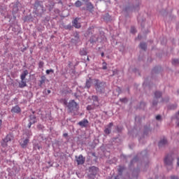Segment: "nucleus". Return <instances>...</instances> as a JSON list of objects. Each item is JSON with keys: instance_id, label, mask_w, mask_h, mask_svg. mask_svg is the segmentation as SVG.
Returning <instances> with one entry per match:
<instances>
[{"instance_id": "nucleus-28", "label": "nucleus", "mask_w": 179, "mask_h": 179, "mask_svg": "<svg viewBox=\"0 0 179 179\" xmlns=\"http://www.w3.org/2000/svg\"><path fill=\"white\" fill-rule=\"evenodd\" d=\"M54 73V71L52 70V69H50V70H46V74L47 75H50V73Z\"/></svg>"}, {"instance_id": "nucleus-4", "label": "nucleus", "mask_w": 179, "mask_h": 179, "mask_svg": "<svg viewBox=\"0 0 179 179\" xmlns=\"http://www.w3.org/2000/svg\"><path fill=\"white\" fill-rule=\"evenodd\" d=\"M12 141H13V136H12V134H8L6 138L3 139L1 146H3V148H6V146H8V143L11 142Z\"/></svg>"}, {"instance_id": "nucleus-15", "label": "nucleus", "mask_w": 179, "mask_h": 179, "mask_svg": "<svg viewBox=\"0 0 179 179\" xmlns=\"http://www.w3.org/2000/svg\"><path fill=\"white\" fill-rule=\"evenodd\" d=\"M11 111L12 113H20L21 109L20 107H19V106H15L12 108Z\"/></svg>"}, {"instance_id": "nucleus-42", "label": "nucleus", "mask_w": 179, "mask_h": 179, "mask_svg": "<svg viewBox=\"0 0 179 179\" xmlns=\"http://www.w3.org/2000/svg\"><path fill=\"white\" fill-rule=\"evenodd\" d=\"M36 148L37 149H38V150H40V148H41L40 145H36Z\"/></svg>"}, {"instance_id": "nucleus-12", "label": "nucleus", "mask_w": 179, "mask_h": 179, "mask_svg": "<svg viewBox=\"0 0 179 179\" xmlns=\"http://www.w3.org/2000/svg\"><path fill=\"white\" fill-rule=\"evenodd\" d=\"M27 75H29V71L27 70H24L20 76L21 80H24Z\"/></svg>"}, {"instance_id": "nucleus-25", "label": "nucleus", "mask_w": 179, "mask_h": 179, "mask_svg": "<svg viewBox=\"0 0 179 179\" xmlns=\"http://www.w3.org/2000/svg\"><path fill=\"white\" fill-rule=\"evenodd\" d=\"M80 55H87V52L85 49H82L80 51Z\"/></svg>"}, {"instance_id": "nucleus-51", "label": "nucleus", "mask_w": 179, "mask_h": 179, "mask_svg": "<svg viewBox=\"0 0 179 179\" xmlns=\"http://www.w3.org/2000/svg\"><path fill=\"white\" fill-rule=\"evenodd\" d=\"M178 113H179V111H178Z\"/></svg>"}, {"instance_id": "nucleus-14", "label": "nucleus", "mask_w": 179, "mask_h": 179, "mask_svg": "<svg viewBox=\"0 0 179 179\" xmlns=\"http://www.w3.org/2000/svg\"><path fill=\"white\" fill-rule=\"evenodd\" d=\"M73 26L76 27V29H80V24L78 23V20L76 18L73 21Z\"/></svg>"}, {"instance_id": "nucleus-18", "label": "nucleus", "mask_w": 179, "mask_h": 179, "mask_svg": "<svg viewBox=\"0 0 179 179\" xmlns=\"http://www.w3.org/2000/svg\"><path fill=\"white\" fill-rule=\"evenodd\" d=\"M29 143V139L26 138L25 140L23 141L22 143H20V145L22 148H24L27 146V144Z\"/></svg>"}, {"instance_id": "nucleus-5", "label": "nucleus", "mask_w": 179, "mask_h": 179, "mask_svg": "<svg viewBox=\"0 0 179 179\" xmlns=\"http://www.w3.org/2000/svg\"><path fill=\"white\" fill-rule=\"evenodd\" d=\"M97 171H99V169L97 167L92 166L90 169V178H94V177H96V175L97 174Z\"/></svg>"}, {"instance_id": "nucleus-26", "label": "nucleus", "mask_w": 179, "mask_h": 179, "mask_svg": "<svg viewBox=\"0 0 179 179\" xmlns=\"http://www.w3.org/2000/svg\"><path fill=\"white\" fill-rule=\"evenodd\" d=\"M105 134H106L107 135L110 134L111 133V129L106 128L104 130Z\"/></svg>"}, {"instance_id": "nucleus-19", "label": "nucleus", "mask_w": 179, "mask_h": 179, "mask_svg": "<svg viewBox=\"0 0 179 179\" xmlns=\"http://www.w3.org/2000/svg\"><path fill=\"white\" fill-rule=\"evenodd\" d=\"M125 170V167L124 166H119V169H118V173L120 176L122 175V172Z\"/></svg>"}, {"instance_id": "nucleus-43", "label": "nucleus", "mask_w": 179, "mask_h": 179, "mask_svg": "<svg viewBox=\"0 0 179 179\" xmlns=\"http://www.w3.org/2000/svg\"><path fill=\"white\" fill-rule=\"evenodd\" d=\"M101 57H104V52H102V53L101 54Z\"/></svg>"}, {"instance_id": "nucleus-13", "label": "nucleus", "mask_w": 179, "mask_h": 179, "mask_svg": "<svg viewBox=\"0 0 179 179\" xmlns=\"http://www.w3.org/2000/svg\"><path fill=\"white\" fill-rule=\"evenodd\" d=\"M26 86H27L26 81L24 80H21V82L19 83V87H20V89H23V87H26Z\"/></svg>"}, {"instance_id": "nucleus-1", "label": "nucleus", "mask_w": 179, "mask_h": 179, "mask_svg": "<svg viewBox=\"0 0 179 179\" xmlns=\"http://www.w3.org/2000/svg\"><path fill=\"white\" fill-rule=\"evenodd\" d=\"M94 87L99 93H103L106 89V83L100 82L99 79H94Z\"/></svg>"}, {"instance_id": "nucleus-6", "label": "nucleus", "mask_w": 179, "mask_h": 179, "mask_svg": "<svg viewBox=\"0 0 179 179\" xmlns=\"http://www.w3.org/2000/svg\"><path fill=\"white\" fill-rule=\"evenodd\" d=\"M36 122H37V117H36L34 113H32L29 116V123L28 124V128H31V125H33V124H36Z\"/></svg>"}, {"instance_id": "nucleus-10", "label": "nucleus", "mask_w": 179, "mask_h": 179, "mask_svg": "<svg viewBox=\"0 0 179 179\" xmlns=\"http://www.w3.org/2000/svg\"><path fill=\"white\" fill-rule=\"evenodd\" d=\"M92 100L94 106L99 107V97L97 96H92Z\"/></svg>"}, {"instance_id": "nucleus-9", "label": "nucleus", "mask_w": 179, "mask_h": 179, "mask_svg": "<svg viewBox=\"0 0 179 179\" xmlns=\"http://www.w3.org/2000/svg\"><path fill=\"white\" fill-rule=\"evenodd\" d=\"M93 82H94V80L92 79V78H90L87 79L86 82H85V87L87 89H90Z\"/></svg>"}, {"instance_id": "nucleus-21", "label": "nucleus", "mask_w": 179, "mask_h": 179, "mask_svg": "<svg viewBox=\"0 0 179 179\" xmlns=\"http://www.w3.org/2000/svg\"><path fill=\"white\" fill-rule=\"evenodd\" d=\"M140 48H141V50H146L147 48V45H146V43H140Z\"/></svg>"}, {"instance_id": "nucleus-41", "label": "nucleus", "mask_w": 179, "mask_h": 179, "mask_svg": "<svg viewBox=\"0 0 179 179\" xmlns=\"http://www.w3.org/2000/svg\"><path fill=\"white\" fill-rule=\"evenodd\" d=\"M47 93H48V94H50V93H51V90H47Z\"/></svg>"}, {"instance_id": "nucleus-39", "label": "nucleus", "mask_w": 179, "mask_h": 179, "mask_svg": "<svg viewBox=\"0 0 179 179\" xmlns=\"http://www.w3.org/2000/svg\"><path fill=\"white\" fill-rule=\"evenodd\" d=\"M112 126H113V123H111V122L109 123L108 125V128H110V127H112Z\"/></svg>"}, {"instance_id": "nucleus-7", "label": "nucleus", "mask_w": 179, "mask_h": 179, "mask_svg": "<svg viewBox=\"0 0 179 179\" xmlns=\"http://www.w3.org/2000/svg\"><path fill=\"white\" fill-rule=\"evenodd\" d=\"M85 158L83 157V155H80L78 157L76 156V162H77V164L82 165L85 164Z\"/></svg>"}, {"instance_id": "nucleus-24", "label": "nucleus", "mask_w": 179, "mask_h": 179, "mask_svg": "<svg viewBox=\"0 0 179 179\" xmlns=\"http://www.w3.org/2000/svg\"><path fill=\"white\" fill-rule=\"evenodd\" d=\"M172 64L173 65H178L179 64V59H174L172 60Z\"/></svg>"}, {"instance_id": "nucleus-34", "label": "nucleus", "mask_w": 179, "mask_h": 179, "mask_svg": "<svg viewBox=\"0 0 179 179\" xmlns=\"http://www.w3.org/2000/svg\"><path fill=\"white\" fill-rule=\"evenodd\" d=\"M43 66H44V62H39V68H43Z\"/></svg>"}, {"instance_id": "nucleus-49", "label": "nucleus", "mask_w": 179, "mask_h": 179, "mask_svg": "<svg viewBox=\"0 0 179 179\" xmlns=\"http://www.w3.org/2000/svg\"><path fill=\"white\" fill-rule=\"evenodd\" d=\"M26 50V48H24V51Z\"/></svg>"}, {"instance_id": "nucleus-16", "label": "nucleus", "mask_w": 179, "mask_h": 179, "mask_svg": "<svg viewBox=\"0 0 179 179\" xmlns=\"http://www.w3.org/2000/svg\"><path fill=\"white\" fill-rule=\"evenodd\" d=\"M86 6L87 10H90V12H91V10L94 8V6H93V4L90 2L87 3Z\"/></svg>"}, {"instance_id": "nucleus-44", "label": "nucleus", "mask_w": 179, "mask_h": 179, "mask_svg": "<svg viewBox=\"0 0 179 179\" xmlns=\"http://www.w3.org/2000/svg\"><path fill=\"white\" fill-rule=\"evenodd\" d=\"M114 179H120L118 176H115Z\"/></svg>"}, {"instance_id": "nucleus-38", "label": "nucleus", "mask_w": 179, "mask_h": 179, "mask_svg": "<svg viewBox=\"0 0 179 179\" xmlns=\"http://www.w3.org/2000/svg\"><path fill=\"white\" fill-rule=\"evenodd\" d=\"M63 136H64V138H66V136H68V134H67V133H64V134H63Z\"/></svg>"}, {"instance_id": "nucleus-22", "label": "nucleus", "mask_w": 179, "mask_h": 179, "mask_svg": "<svg viewBox=\"0 0 179 179\" xmlns=\"http://www.w3.org/2000/svg\"><path fill=\"white\" fill-rule=\"evenodd\" d=\"M96 106H94V104H93L92 106H88L87 107V110H88V111H90V110H94V108H96Z\"/></svg>"}, {"instance_id": "nucleus-33", "label": "nucleus", "mask_w": 179, "mask_h": 179, "mask_svg": "<svg viewBox=\"0 0 179 179\" xmlns=\"http://www.w3.org/2000/svg\"><path fill=\"white\" fill-rule=\"evenodd\" d=\"M156 120L157 121H160V120H162V116L160 115H158L156 116Z\"/></svg>"}, {"instance_id": "nucleus-2", "label": "nucleus", "mask_w": 179, "mask_h": 179, "mask_svg": "<svg viewBox=\"0 0 179 179\" xmlns=\"http://www.w3.org/2000/svg\"><path fill=\"white\" fill-rule=\"evenodd\" d=\"M174 161V158L173 157V155H168L164 159V163L166 166L167 169L171 170L173 169V162Z\"/></svg>"}, {"instance_id": "nucleus-31", "label": "nucleus", "mask_w": 179, "mask_h": 179, "mask_svg": "<svg viewBox=\"0 0 179 179\" xmlns=\"http://www.w3.org/2000/svg\"><path fill=\"white\" fill-rule=\"evenodd\" d=\"M26 134H27V136H28V138H30V136H31V135H33V134L31 133V131H29Z\"/></svg>"}, {"instance_id": "nucleus-50", "label": "nucleus", "mask_w": 179, "mask_h": 179, "mask_svg": "<svg viewBox=\"0 0 179 179\" xmlns=\"http://www.w3.org/2000/svg\"><path fill=\"white\" fill-rule=\"evenodd\" d=\"M178 115H179V113H178Z\"/></svg>"}, {"instance_id": "nucleus-40", "label": "nucleus", "mask_w": 179, "mask_h": 179, "mask_svg": "<svg viewBox=\"0 0 179 179\" xmlns=\"http://www.w3.org/2000/svg\"><path fill=\"white\" fill-rule=\"evenodd\" d=\"M177 166L179 167V157L177 159Z\"/></svg>"}, {"instance_id": "nucleus-48", "label": "nucleus", "mask_w": 179, "mask_h": 179, "mask_svg": "<svg viewBox=\"0 0 179 179\" xmlns=\"http://www.w3.org/2000/svg\"><path fill=\"white\" fill-rule=\"evenodd\" d=\"M178 127H179V122H178Z\"/></svg>"}, {"instance_id": "nucleus-30", "label": "nucleus", "mask_w": 179, "mask_h": 179, "mask_svg": "<svg viewBox=\"0 0 179 179\" xmlns=\"http://www.w3.org/2000/svg\"><path fill=\"white\" fill-rule=\"evenodd\" d=\"M131 33H132L133 34H134V33H136V29H135V27H132L131 28Z\"/></svg>"}, {"instance_id": "nucleus-36", "label": "nucleus", "mask_w": 179, "mask_h": 179, "mask_svg": "<svg viewBox=\"0 0 179 179\" xmlns=\"http://www.w3.org/2000/svg\"><path fill=\"white\" fill-rule=\"evenodd\" d=\"M157 101H154L152 102V106H157Z\"/></svg>"}, {"instance_id": "nucleus-45", "label": "nucleus", "mask_w": 179, "mask_h": 179, "mask_svg": "<svg viewBox=\"0 0 179 179\" xmlns=\"http://www.w3.org/2000/svg\"><path fill=\"white\" fill-rule=\"evenodd\" d=\"M46 115H48V117H50V113H48V114H46Z\"/></svg>"}, {"instance_id": "nucleus-46", "label": "nucleus", "mask_w": 179, "mask_h": 179, "mask_svg": "<svg viewBox=\"0 0 179 179\" xmlns=\"http://www.w3.org/2000/svg\"><path fill=\"white\" fill-rule=\"evenodd\" d=\"M87 61H90V59H89V57L87 58Z\"/></svg>"}, {"instance_id": "nucleus-3", "label": "nucleus", "mask_w": 179, "mask_h": 179, "mask_svg": "<svg viewBox=\"0 0 179 179\" xmlns=\"http://www.w3.org/2000/svg\"><path fill=\"white\" fill-rule=\"evenodd\" d=\"M68 108L70 111H77L79 108V105L76 103L75 100H72L69 103Z\"/></svg>"}, {"instance_id": "nucleus-27", "label": "nucleus", "mask_w": 179, "mask_h": 179, "mask_svg": "<svg viewBox=\"0 0 179 179\" xmlns=\"http://www.w3.org/2000/svg\"><path fill=\"white\" fill-rule=\"evenodd\" d=\"M102 65H103L102 69H103V70L107 69V63H106V62H103L102 63Z\"/></svg>"}, {"instance_id": "nucleus-47", "label": "nucleus", "mask_w": 179, "mask_h": 179, "mask_svg": "<svg viewBox=\"0 0 179 179\" xmlns=\"http://www.w3.org/2000/svg\"><path fill=\"white\" fill-rule=\"evenodd\" d=\"M176 106H174V107H172V108H176Z\"/></svg>"}, {"instance_id": "nucleus-8", "label": "nucleus", "mask_w": 179, "mask_h": 179, "mask_svg": "<svg viewBox=\"0 0 179 179\" xmlns=\"http://www.w3.org/2000/svg\"><path fill=\"white\" fill-rule=\"evenodd\" d=\"M78 124L81 128H87V125H89V120H87V119H84L80 121Z\"/></svg>"}, {"instance_id": "nucleus-29", "label": "nucleus", "mask_w": 179, "mask_h": 179, "mask_svg": "<svg viewBox=\"0 0 179 179\" xmlns=\"http://www.w3.org/2000/svg\"><path fill=\"white\" fill-rule=\"evenodd\" d=\"M64 29H66V30H71V29H72V25L69 24V25L64 27Z\"/></svg>"}, {"instance_id": "nucleus-11", "label": "nucleus", "mask_w": 179, "mask_h": 179, "mask_svg": "<svg viewBox=\"0 0 179 179\" xmlns=\"http://www.w3.org/2000/svg\"><path fill=\"white\" fill-rule=\"evenodd\" d=\"M46 78L45 76H42L41 77V80H39V84H38V86L39 87H43V85H44V83H45V80H46Z\"/></svg>"}, {"instance_id": "nucleus-32", "label": "nucleus", "mask_w": 179, "mask_h": 179, "mask_svg": "<svg viewBox=\"0 0 179 179\" xmlns=\"http://www.w3.org/2000/svg\"><path fill=\"white\" fill-rule=\"evenodd\" d=\"M120 101H122V103H127V101H128V99L127 98H123L120 99Z\"/></svg>"}, {"instance_id": "nucleus-23", "label": "nucleus", "mask_w": 179, "mask_h": 179, "mask_svg": "<svg viewBox=\"0 0 179 179\" xmlns=\"http://www.w3.org/2000/svg\"><path fill=\"white\" fill-rule=\"evenodd\" d=\"M75 5L76 6V8H80V6H82V1L78 0L76 3Z\"/></svg>"}, {"instance_id": "nucleus-17", "label": "nucleus", "mask_w": 179, "mask_h": 179, "mask_svg": "<svg viewBox=\"0 0 179 179\" xmlns=\"http://www.w3.org/2000/svg\"><path fill=\"white\" fill-rule=\"evenodd\" d=\"M166 143H167V139L164 138L159 141V148H162V146H164V145H166Z\"/></svg>"}, {"instance_id": "nucleus-35", "label": "nucleus", "mask_w": 179, "mask_h": 179, "mask_svg": "<svg viewBox=\"0 0 179 179\" xmlns=\"http://www.w3.org/2000/svg\"><path fill=\"white\" fill-rule=\"evenodd\" d=\"M171 179H178V176H172L171 177Z\"/></svg>"}, {"instance_id": "nucleus-37", "label": "nucleus", "mask_w": 179, "mask_h": 179, "mask_svg": "<svg viewBox=\"0 0 179 179\" xmlns=\"http://www.w3.org/2000/svg\"><path fill=\"white\" fill-rule=\"evenodd\" d=\"M2 128V120H0V129Z\"/></svg>"}, {"instance_id": "nucleus-20", "label": "nucleus", "mask_w": 179, "mask_h": 179, "mask_svg": "<svg viewBox=\"0 0 179 179\" xmlns=\"http://www.w3.org/2000/svg\"><path fill=\"white\" fill-rule=\"evenodd\" d=\"M162 97V92H155V99H159Z\"/></svg>"}]
</instances>
